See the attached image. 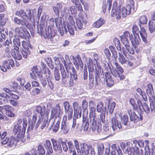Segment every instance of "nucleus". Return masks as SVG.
Segmentation results:
<instances>
[{
  "label": "nucleus",
  "mask_w": 155,
  "mask_h": 155,
  "mask_svg": "<svg viewBox=\"0 0 155 155\" xmlns=\"http://www.w3.org/2000/svg\"><path fill=\"white\" fill-rule=\"evenodd\" d=\"M15 15L21 17L20 18L17 17H15L14 18V23L18 25H21L20 28L17 27L15 28V34L21 38H25V36L27 38H29L30 35L28 31H25V28L24 27L27 28L30 24V21L35 23L33 14L31 13L30 9H27L26 12L23 9H20L17 11Z\"/></svg>",
  "instance_id": "1"
},
{
  "label": "nucleus",
  "mask_w": 155,
  "mask_h": 155,
  "mask_svg": "<svg viewBox=\"0 0 155 155\" xmlns=\"http://www.w3.org/2000/svg\"><path fill=\"white\" fill-rule=\"evenodd\" d=\"M45 108V106L42 107L40 106H37L35 107V110L40 114V115L39 116V118L36 124H35V123L36 121L37 117L35 115H33L32 120L31 121V125L28 128V131H29L30 130H32L34 127L35 129H36L40 125H41L40 128L41 130L43 129L45 127L48 126L47 120V118L44 117Z\"/></svg>",
  "instance_id": "2"
},
{
  "label": "nucleus",
  "mask_w": 155,
  "mask_h": 155,
  "mask_svg": "<svg viewBox=\"0 0 155 155\" xmlns=\"http://www.w3.org/2000/svg\"><path fill=\"white\" fill-rule=\"evenodd\" d=\"M89 119L87 117H83V122H90L91 123L90 125V129L93 132H95L96 130L98 133L101 131V125L100 124H98L97 125V117L96 116H89Z\"/></svg>",
  "instance_id": "3"
},
{
  "label": "nucleus",
  "mask_w": 155,
  "mask_h": 155,
  "mask_svg": "<svg viewBox=\"0 0 155 155\" xmlns=\"http://www.w3.org/2000/svg\"><path fill=\"white\" fill-rule=\"evenodd\" d=\"M115 64L117 70H114L112 73L115 78L114 80L115 83H118L120 81L123 80L124 79V76L123 74L124 71L117 63H115Z\"/></svg>",
  "instance_id": "4"
},
{
  "label": "nucleus",
  "mask_w": 155,
  "mask_h": 155,
  "mask_svg": "<svg viewBox=\"0 0 155 155\" xmlns=\"http://www.w3.org/2000/svg\"><path fill=\"white\" fill-rule=\"evenodd\" d=\"M80 144L81 151L80 152H77L78 155H81V153L84 155H88L89 153H91V155H95L94 149L91 146L84 143H80Z\"/></svg>",
  "instance_id": "5"
},
{
  "label": "nucleus",
  "mask_w": 155,
  "mask_h": 155,
  "mask_svg": "<svg viewBox=\"0 0 155 155\" xmlns=\"http://www.w3.org/2000/svg\"><path fill=\"white\" fill-rule=\"evenodd\" d=\"M60 112V107L59 104L56 105L55 107L53 108L51 111L50 121L54 122L57 120H61L59 116Z\"/></svg>",
  "instance_id": "6"
},
{
  "label": "nucleus",
  "mask_w": 155,
  "mask_h": 155,
  "mask_svg": "<svg viewBox=\"0 0 155 155\" xmlns=\"http://www.w3.org/2000/svg\"><path fill=\"white\" fill-rule=\"evenodd\" d=\"M140 27H141L140 25ZM140 28V30L138 31V27L136 25H133L132 28L133 33L134 35H135L134 34V32H135L136 35V34H138L137 32H138V33H139L143 41L145 43H147V35L145 29L143 28Z\"/></svg>",
  "instance_id": "7"
},
{
  "label": "nucleus",
  "mask_w": 155,
  "mask_h": 155,
  "mask_svg": "<svg viewBox=\"0 0 155 155\" xmlns=\"http://www.w3.org/2000/svg\"><path fill=\"white\" fill-rule=\"evenodd\" d=\"M117 4L115 2L113 4L111 15L112 17H115L117 20L121 18V10L120 9V5L117 8Z\"/></svg>",
  "instance_id": "8"
},
{
  "label": "nucleus",
  "mask_w": 155,
  "mask_h": 155,
  "mask_svg": "<svg viewBox=\"0 0 155 155\" xmlns=\"http://www.w3.org/2000/svg\"><path fill=\"white\" fill-rule=\"evenodd\" d=\"M97 110L98 112H101L100 115V119L102 122H104L106 107H104V104L102 102L100 101L97 103Z\"/></svg>",
  "instance_id": "9"
},
{
  "label": "nucleus",
  "mask_w": 155,
  "mask_h": 155,
  "mask_svg": "<svg viewBox=\"0 0 155 155\" xmlns=\"http://www.w3.org/2000/svg\"><path fill=\"white\" fill-rule=\"evenodd\" d=\"M21 44L23 48L21 51V52L23 58L26 59L28 55L30 54L31 53L28 47H29L30 48H31V45L30 44H28L25 41H22Z\"/></svg>",
  "instance_id": "10"
},
{
  "label": "nucleus",
  "mask_w": 155,
  "mask_h": 155,
  "mask_svg": "<svg viewBox=\"0 0 155 155\" xmlns=\"http://www.w3.org/2000/svg\"><path fill=\"white\" fill-rule=\"evenodd\" d=\"M31 72L30 75L31 78L33 79H36L37 77H40L42 76V73L41 71V68L39 66H34L31 69Z\"/></svg>",
  "instance_id": "11"
},
{
  "label": "nucleus",
  "mask_w": 155,
  "mask_h": 155,
  "mask_svg": "<svg viewBox=\"0 0 155 155\" xmlns=\"http://www.w3.org/2000/svg\"><path fill=\"white\" fill-rule=\"evenodd\" d=\"M38 33H39L40 32L41 34H44L45 31V34L48 39H50L52 38L54 36V34L51 32V29H48V31L47 29H45V28L43 27L41 25L40 26H37Z\"/></svg>",
  "instance_id": "12"
},
{
  "label": "nucleus",
  "mask_w": 155,
  "mask_h": 155,
  "mask_svg": "<svg viewBox=\"0 0 155 155\" xmlns=\"http://www.w3.org/2000/svg\"><path fill=\"white\" fill-rule=\"evenodd\" d=\"M132 37V35L130 34L129 31H127L124 32L123 35L121 36V40L124 45H126L130 44L128 40H131V38Z\"/></svg>",
  "instance_id": "13"
},
{
  "label": "nucleus",
  "mask_w": 155,
  "mask_h": 155,
  "mask_svg": "<svg viewBox=\"0 0 155 155\" xmlns=\"http://www.w3.org/2000/svg\"><path fill=\"white\" fill-rule=\"evenodd\" d=\"M127 113L129 115L130 120L131 121H133L134 123H137L140 120H141L143 119L142 116L140 115V117H139L134 112L132 111L130 109H128Z\"/></svg>",
  "instance_id": "14"
},
{
  "label": "nucleus",
  "mask_w": 155,
  "mask_h": 155,
  "mask_svg": "<svg viewBox=\"0 0 155 155\" xmlns=\"http://www.w3.org/2000/svg\"><path fill=\"white\" fill-rule=\"evenodd\" d=\"M120 9L121 12V17H125L131 13V6L130 5H127L122 7L121 6Z\"/></svg>",
  "instance_id": "15"
},
{
  "label": "nucleus",
  "mask_w": 155,
  "mask_h": 155,
  "mask_svg": "<svg viewBox=\"0 0 155 155\" xmlns=\"http://www.w3.org/2000/svg\"><path fill=\"white\" fill-rule=\"evenodd\" d=\"M63 105L65 109L66 113H68V119H71L73 115V109L72 107H70L69 103L68 102H64L63 103Z\"/></svg>",
  "instance_id": "16"
},
{
  "label": "nucleus",
  "mask_w": 155,
  "mask_h": 155,
  "mask_svg": "<svg viewBox=\"0 0 155 155\" xmlns=\"http://www.w3.org/2000/svg\"><path fill=\"white\" fill-rule=\"evenodd\" d=\"M95 70L96 71L95 74L96 84L97 85H98L99 83H100L101 81L100 77L102 75L103 71L101 70L100 66H98V65L95 66Z\"/></svg>",
  "instance_id": "17"
},
{
  "label": "nucleus",
  "mask_w": 155,
  "mask_h": 155,
  "mask_svg": "<svg viewBox=\"0 0 155 155\" xmlns=\"http://www.w3.org/2000/svg\"><path fill=\"white\" fill-rule=\"evenodd\" d=\"M111 127L114 131L116 130L117 128H122V126L119 122L117 118L113 117L111 120Z\"/></svg>",
  "instance_id": "18"
},
{
  "label": "nucleus",
  "mask_w": 155,
  "mask_h": 155,
  "mask_svg": "<svg viewBox=\"0 0 155 155\" xmlns=\"http://www.w3.org/2000/svg\"><path fill=\"white\" fill-rule=\"evenodd\" d=\"M96 105V103L95 101L93 100L89 101V107L90 110L89 116H96L95 113Z\"/></svg>",
  "instance_id": "19"
},
{
  "label": "nucleus",
  "mask_w": 155,
  "mask_h": 155,
  "mask_svg": "<svg viewBox=\"0 0 155 155\" xmlns=\"http://www.w3.org/2000/svg\"><path fill=\"white\" fill-rule=\"evenodd\" d=\"M130 44H129L126 45H124L125 48L127 50V51L124 48L122 49L123 53L126 57H127V54H128V52L130 54L133 55L135 53L134 49L130 45Z\"/></svg>",
  "instance_id": "20"
},
{
  "label": "nucleus",
  "mask_w": 155,
  "mask_h": 155,
  "mask_svg": "<svg viewBox=\"0 0 155 155\" xmlns=\"http://www.w3.org/2000/svg\"><path fill=\"white\" fill-rule=\"evenodd\" d=\"M53 144V149L54 151L61 153L62 151L61 147L60 142L54 139L51 140Z\"/></svg>",
  "instance_id": "21"
},
{
  "label": "nucleus",
  "mask_w": 155,
  "mask_h": 155,
  "mask_svg": "<svg viewBox=\"0 0 155 155\" xmlns=\"http://www.w3.org/2000/svg\"><path fill=\"white\" fill-rule=\"evenodd\" d=\"M25 141L24 139L23 136H21V138L17 137V138L15 139V137H12L9 140V141L8 143V146H12L14 144L16 145L17 142L23 143Z\"/></svg>",
  "instance_id": "22"
},
{
  "label": "nucleus",
  "mask_w": 155,
  "mask_h": 155,
  "mask_svg": "<svg viewBox=\"0 0 155 155\" xmlns=\"http://www.w3.org/2000/svg\"><path fill=\"white\" fill-rule=\"evenodd\" d=\"M60 69L61 74V79L62 83H65L66 81V79L68 78L69 76V72L66 73L64 70L63 65L62 64L60 65Z\"/></svg>",
  "instance_id": "23"
},
{
  "label": "nucleus",
  "mask_w": 155,
  "mask_h": 155,
  "mask_svg": "<svg viewBox=\"0 0 155 155\" xmlns=\"http://www.w3.org/2000/svg\"><path fill=\"white\" fill-rule=\"evenodd\" d=\"M63 8L62 4L60 3H58L56 5L53 6L52 7V9L53 11L54 12L55 16L57 18L59 17V10H61Z\"/></svg>",
  "instance_id": "24"
},
{
  "label": "nucleus",
  "mask_w": 155,
  "mask_h": 155,
  "mask_svg": "<svg viewBox=\"0 0 155 155\" xmlns=\"http://www.w3.org/2000/svg\"><path fill=\"white\" fill-rule=\"evenodd\" d=\"M3 109L4 110L6 114L9 117H13L15 114L13 113L12 110V107L8 105H5L3 107Z\"/></svg>",
  "instance_id": "25"
},
{
  "label": "nucleus",
  "mask_w": 155,
  "mask_h": 155,
  "mask_svg": "<svg viewBox=\"0 0 155 155\" xmlns=\"http://www.w3.org/2000/svg\"><path fill=\"white\" fill-rule=\"evenodd\" d=\"M66 117L65 118V119H64V117L61 127V130L64 134H67L69 130V127L66 124Z\"/></svg>",
  "instance_id": "26"
},
{
  "label": "nucleus",
  "mask_w": 155,
  "mask_h": 155,
  "mask_svg": "<svg viewBox=\"0 0 155 155\" xmlns=\"http://www.w3.org/2000/svg\"><path fill=\"white\" fill-rule=\"evenodd\" d=\"M106 82L107 86L109 87L112 86L114 84V81L112 79L110 73L106 72L105 73Z\"/></svg>",
  "instance_id": "27"
},
{
  "label": "nucleus",
  "mask_w": 155,
  "mask_h": 155,
  "mask_svg": "<svg viewBox=\"0 0 155 155\" xmlns=\"http://www.w3.org/2000/svg\"><path fill=\"white\" fill-rule=\"evenodd\" d=\"M134 38H131V43L134 48H136L138 45L141 42L140 39L139 38L138 34L134 35Z\"/></svg>",
  "instance_id": "28"
},
{
  "label": "nucleus",
  "mask_w": 155,
  "mask_h": 155,
  "mask_svg": "<svg viewBox=\"0 0 155 155\" xmlns=\"http://www.w3.org/2000/svg\"><path fill=\"white\" fill-rule=\"evenodd\" d=\"M1 97L6 98H11L16 100H18L19 98V96L18 95L14 94L11 92L10 93L9 95L5 93H3L0 94Z\"/></svg>",
  "instance_id": "29"
},
{
  "label": "nucleus",
  "mask_w": 155,
  "mask_h": 155,
  "mask_svg": "<svg viewBox=\"0 0 155 155\" xmlns=\"http://www.w3.org/2000/svg\"><path fill=\"white\" fill-rule=\"evenodd\" d=\"M127 153L129 155H136L138 151V148L137 147H128L127 150Z\"/></svg>",
  "instance_id": "30"
},
{
  "label": "nucleus",
  "mask_w": 155,
  "mask_h": 155,
  "mask_svg": "<svg viewBox=\"0 0 155 155\" xmlns=\"http://www.w3.org/2000/svg\"><path fill=\"white\" fill-rule=\"evenodd\" d=\"M21 126L18 124H15L14 126L13 133L16 134H17V137L19 138H21V136H23L21 135L20 134L21 130Z\"/></svg>",
  "instance_id": "31"
},
{
  "label": "nucleus",
  "mask_w": 155,
  "mask_h": 155,
  "mask_svg": "<svg viewBox=\"0 0 155 155\" xmlns=\"http://www.w3.org/2000/svg\"><path fill=\"white\" fill-rule=\"evenodd\" d=\"M64 61V64L65 67L67 72L71 73L74 71H75V69L74 68L73 65L71 63H69L67 65L65 61Z\"/></svg>",
  "instance_id": "32"
},
{
  "label": "nucleus",
  "mask_w": 155,
  "mask_h": 155,
  "mask_svg": "<svg viewBox=\"0 0 155 155\" xmlns=\"http://www.w3.org/2000/svg\"><path fill=\"white\" fill-rule=\"evenodd\" d=\"M146 92L147 95L149 96V99L150 97L152 98V96H154V91L152 84H149L147 85V88L146 89Z\"/></svg>",
  "instance_id": "33"
},
{
  "label": "nucleus",
  "mask_w": 155,
  "mask_h": 155,
  "mask_svg": "<svg viewBox=\"0 0 155 155\" xmlns=\"http://www.w3.org/2000/svg\"><path fill=\"white\" fill-rule=\"evenodd\" d=\"M44 146L47 150L48 153H53V150L52 148L51 143L49 140H46Z\"/></svg>",
  "instance_id": "34"
},
{
  "label": "nucleus",
  "mask_w": 155,
  "mask_h": 155,
  "mask_svg": "<svg viewBox=\"0 0 155 155\" xmlns=\"http://www.w3.org/2000/svg\"><path fill=\"white\" fill-rule=\"evenodd\" d=\"M13 42L14 50H15L16 51H18L21 45L19 39L17 38H15L13 40Z\"/></svg>",
  "instance_id": "35"
},
{
  "label": "nucleus",
  "mask_w": 155,
  "mask_h": 155,
  "mask_svg": "<svg viewBox=\"0 0 155 155\" xmlns=\"http://www.w3.org/2000/svg\"><path fill=\"white\" fill-rule=\"evenodd\" d=\"M149 101L150 102V107L151 111L152 113H155V97L152 96V98L150 97Z\"/></svg>",
  "instance_id": "36"
},
{
  "label": "nucleus",
  "mask_w": 155,
  "mask_h": 155,
  "mask_svg": "<svg viewBox=\"0 0 155 155\" xmlns=\"http://www.w3.org/2000/svg\"><path fill=\"white\" fill-rule=\"evenodd\" d=\"M76 58L77 59L73 61L74 64L77 66H79L81 68H83V64L80 56L78 54L76 56Z\"/></svg>",
  "instance_id": "37"
},
{
  "label": "nucleus",
  "mask_w": 155,
  "mask_h": 155,
  "mask_svg": "<svg viewBox=\"0 0 155 155\" xmlns=\"http://www.w3.org/2000/svg\"><path fill=\"white\" fill-rule=\"evenodd\" d=\"M105 22V21L104 20L101 18L94 23L93 24V26L94 28H99L104 24Z\"/></svg>",
  "instance_id": "38"
},
{
  "label": "nucleus",
  "mask_w": 155,
  "mask_h": 155,
  "mask_svg": "<svg viewBox=\"0 0 155 155\" xmlns=\"http://www.w3.org/2000/svg\"><path fill=\"white\" fill-rule=\"evenodd\" d=\"M70 74L71 76L70 84L71 86H72L74 83V81H76L78 79L77 75L75 71H74Z\"/></svg>",
  "instance_id": "39"
},
{
  "label": "nucleus",
  "mask_w": 155,
  "mask_h": 155,
  "mask_svg": "<svg viewBox=\"0 0 155 155\" xmlns=\"http://www.w3.org/2000/svg\"><path fill=\"white\" fill-rule=\"evenodd\" d=\"M72 3L74 4L77 8H78L79 9H82V6L81 3H82L84 5V0H71Z\"/></svg>",
  "instance_id": "40"
},
{
  "label": "nucleus",
  "mask_w": 155,
  "mask_h": 155,
  "mask_svg": "<svg viewBox=\"0 0 155 155\" xmlns=\"http://www.w3.org/2000/svg\"><path fill=\"white\" fill-rule=\"evenodd\" d=\"M10 67L8 61H5L3 62V65L1 66L0 70L4 72H5L7 71V69H9Z\"/></svg>",
  "instance_id": "41"
},
{
  "label": "nucleus",
  "mask_w": 155,
  "mask_h": 155,
  "mask_svg": "<svg viewBox=\"0 0 155 155\" xmlns=\"http://www.w3.org/2000/svg\"><path fill=\"white\" fill-rule=\"evenodd\" d=\"M4 14H0V25L2 26L5 25L7 19L6 18H4Z\"/></svg>",
  "instance_id": "42"
},
{
  "label": "nucleus",
  "mask_w": 155,
  "mask_h": 155,
  "mask_svg": "<svg viewBox=\"0 0 155 155\" xmlns=\"http://www.w3.org/2000/svg\"><path fill=\"white\" fill-rule=\"evenodd\" d=\"M149 30L150 32L152 33L155 31V25L153 22L149 21L148 25Z\"/></svg>",
  "instance_id": "43"
},
{
  "label": "nucleus",
  "mask_w": 155,
  "mask_h": 155,
  "mask_svg": "<svg viewBox=\"0 0 155 155\" xmlns=\"http://www.w3.org/2000/svg\"><path fill=\"white\" fill-rule=\"evenodd\" d=\"M76 22L78 27L79 29L82 28L83 25V22L86 23V22L84 21L82 19L81 20L78 18L76 19Z\"/></svg>",
  "instance_id": "44"
},
{
  "label": "nucleus",
  "mask_w": 155,
  "mask_h": 155,
  "mask_svg": "<svg viewBox=\"0 0 155 155\" xmlns=\"http://www.w3.org/2000/svg\"><path fill=\"white\" fill-rule=\"evenodd\" d=\"M41 91V90L39 88L36 87L33 89L30 92V94L32 96H35L38 95Z\"/></svg>",
  "instance_id": "45"
},
{
  "label": "nucleus",
  "mask_w": 155,
  "mask_h": 155,
  "mask_svg": "<svg viewBox=\"0 0 155 155\" xmlns=\"http://www.w3.org/2000/svg\"><path fill=\"white\" fill-rule=\"evenodd\" d=\"M67 28L68 31L71 35H74V31L76 30V28L73 25H67Z\"/></svg>",
  "instance_id": "46"
},
{
  "label": "nucleus",
  "mask_w": 155,
  "mask_h": 155,
  "mask_svg": "<svg viewBox=\"0 0 155 155\" xmlns=\"http://www.w3.org/2000/svg\"><path fill=\"white\" fill-rule=\"evenodd\" d=\"M127 60L124 58L123 54L119 52V61L120 63L122 64H124L126 63V61Z\"/></svg>",
  "instance_id": "47"
},
{
  "label": "nucleus",
  "mask_w": 155,
  "mask_h": 155,
  "mask_svg": "<svg viewBox=\"0 0 155 155\" xmlns=\"http://www.w3.org/2000/svg\"><path fill=\"white\" fill-rule=\"evenodd\" d=\"M142 108L144 111L147 114H148L151 111L150 107L146 103H144L143 104Z\"/></svg>",
  "instance_id": "48"
},
{
  "label": "nucleus",
  "mask_w": 155,
  "mask_h": 155,
  "mask_svg": "<svg viewBox=\"0 0 155 155\" xmlns=\"http://www.w3.org/2000/svg\"><path fill=\"white\" fill-rule=\"evenodd\" d=\"M38 150L39 155H44L45 153V150L43 146L39 145L38 147Z\"/></svg>",
  "instance_id": "49"
},
{
  "label": "nucleus",
  "mask_w": 155,
  "mask_h": 155,
  "mask_svg": "<svg viewBox=\"0 0 155 155\" xmlns=\"http://www.w3.org/2000/svg\"><path fill=\"white\" fill-rule=\"evenodd\" d=\"M54 77L55 80L58 81L60 79V75L58 69H55L54 70Z\"/></svg>",
  "instance_id": "50"
},
{
  "label": "nucleus",
  "mask_w": 155,
  "mask_h": 155,
  "mask_svg": "<svg viewBox=\"0 0 155 155\" xmlns=\"http://www.w3.org/2000/svg\"><path fill=\"white\" fill-rule=\"evenodd\" d=\"M140 22L142 24H145L147 22V19L145 15H143L141 16L139 19Z\"/></svg>",
  "instance_id": "51"
},
{
  "label": "nucleus",
  "mask_w": 155,
  "mask_h": 155,
  "mask_svg": "<svg viewBox=\"0 0 155 155\" xmlns=\"http://www.w3.org/2000/svg\"><path fill=\"white\" fill-rule=\"evenodd\" d=\"M85 122V124L83 126V130L84 131L87 133H88L91 132L90 127H89V122Z\"/></svg>",
  "instance_id": "52"
},
{
  "label": "nucleus",
  "mask_w": 155,
  "mask_h": 155,
  "mask_svg": "<svg viewBox=\"0 0 155 155\" xmlns=\"http://www.w3.org/2000/svg\"><path fill=\"white\" fill-rule=\"evenodd\" d=\"M56 121H57V122L52 128L53 131L55 132H57L59 129L60 120H57Z\"/></svg>",
  "instance_id": "53"
},
{
  "label": "nucleus",
  "mask_w": 155,
  "mask_h": 155,
  "mask_svg": "<svg viewBox=\"0 0 155 155\" xmlns=\"http://www.w3.org/2000/svg\"><path fill=\"white\" fill-rule=\"evenodd\" d=\"M128 117L127 115H124L121 119L122 122L123 123V124L124 126L127 125V123L128 121Z\"/></svg>",
  "instance_id": "54"
},
{
  "label": "nucleus",
  "mask_w": 155,
  "mask_h": 155,
  "mask_svg": "<svg viewBox=\"0 0 155 155\" xmlns=\"http://www.w3.org/2000/svg\"><path fill=\"white\" fill-rule=\"evenodd\" d=\"M62 12L64 15H66V16L69 15L70 14L69 8H67V7H64L62 11Z\"/></svg>",
  "instance_id": "55"
},
{
  "label": "nucleus",
  "mask_w": 155,
  "mask_h": 155,
  "mask_svg": "<svg viewBox=\"0 0 155 155\" xmlns=\"http://www.w3.org/2000/svg\"><path fill=\"white\" fill-rule=\"evenodd\" d=\"M74 142L75 148L77 150V152H80L81 151L80 149V147L79 146L78 142L77 140H74Z\"/></svg>",
  "instance_id": "56"
},
{
  "label": "nucleus",
  "mask_w": 155,
  "mask_h": 155,
  "mask_svg": "<svg viewBox=\"0 0 155 155\" xmlns=\"http://www.w3.org/2000/svg\"><path fill=\"white\" fill-rule=\"evenodd\" d=\"M15 52V54L14 58L18 60H21L22 59V56L21 54L19 53L18 51H16Z\"/></svg>",
  "instance_id": "57"
},
{
  "label": "nucleus",
  "mask_w": 155,
  "mask_h": 155,
  "mask_svg": "<svg viewBox=\"0 0 155 155\" xmlns=\"http://www.w3.org/2000/svg\"><path fill=\"white\" fill-rule=\"evenodd\" d=\"M73 105L74 109V113L77 114L78 107V103L77 102H74L73 103Z\"/></svg>",
  "instance_id": "58"
},
{
  "label": "nucleus",
  "mask_w": 155,
  "mask_h": 155,
  "mask_svg": "<svg viewBox=\"0 0 155 155\" xmlns=\"http://www.w3.org/2000/svg\"><path fill=\"white\" fill-rule=\"evenodd\" d=\"M38 78H39L43 86L44 87H45L47 84V81L45 78H43L42 76Z\"/></svg>",
  "instance_id": "59"
},
{
  "label": "nucleus",
  "mask_w": 155,
  "mask_h": 155,
  "mask_svg": "<svg viewBox=\"0 0 155 155\" xmlns=\"http://www.w3.org/2000/svg\"><path fill=\"white\" fill-rule=\"evenodd\" d=\"M115 106V103L114 102H112L110 105L109 109V113L111 114L113 112L114 110Z\"/></svg>",
  "instance_id": "60"
},
{
  "label": "nucleus",
  "mask_w": 155,
  "mask_h": 155,
  "mask_svg": "<svg viewBox=\"0 0 155 155\" xmlns=\"http://www.w3.org/2000/svg\"><path fill=\"white\" fill-rule=\"evenodd\" d=\"M12 42L11 39H7L3 44L5 46H12Z\"/></svg>",
  "instance_id": "61"
},
{
  "label": "nucleus",
  "mask_w": 155,
  "mask_h": 155,
  "mask_svg": "<svg viewBox=\"0 0 155 155\" xmlns=\"http://www.w3.org/2000/svg\"><path fill=\"white\" fill-rule=\"evenodd\" d=\"M94 78L92 77L89 76V85L90 88H91L94 85Z\"/></svg>",
  "instance_id": "62"
},
{
  "label": "nucleus",
  "mask_w": 155,
  "mask_h": 155,
  "mask_svg": "<svg viewBox=\"0 0 155 155\" xmlns=\"http://www.w3.org/2000/svg\"><path fill=\"white\" fill-rule=\"evenodd\" d=\"M5 51L8 54H9L11 51H12L13 50L11 48V46H5Z\"/></svg>",
  "instance_id": "63"
},
{
  "label": "nucleus",
  "mask_w": 155,
  "mask_h": 155,
  "mask_svg": "<svg viewBox=\"0 0 155 155\" xmlns=\"http://www.w3.org/2000/svg\"><path fill=\"white\" fill-rule=\"evenodd\" d=\"M48 84L51 90H53L54 88V84L50 79H48Z\"/></svg>",
  "instance_id": "64"
}]
</instances>
